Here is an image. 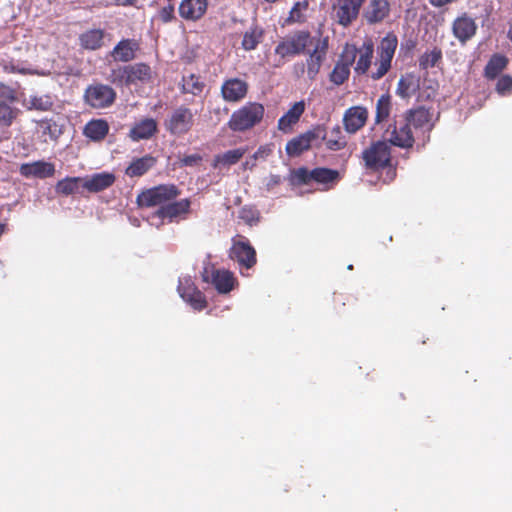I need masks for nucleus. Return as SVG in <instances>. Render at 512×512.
I'll use <instances>...</instances> for the list:
<instances>
[{"label": "nucleus", "mask_w": 512, "mask_h": 512, "mask_svg": "<svg viewBox=\"0 0 512 512\" xmlns=\"http://www.w3.org/2000/svg\"><path fill=\"white\" fill-rule=\"evenodd\" d=\"M361 159L363 160L364 167L367 171L376 173L381 170L388 169V182L394 180L396 176V169L392 166L391 147L389 142L383 140L372 142L362 151Z\"/></svg>", "instance_id": "obj_1"}, {"label": "nucleus", "mask_w": 512, "mask_h": 512, "mask_svg": "<svg viewBox=\"0 0 512 512\" xmlns=\"http://www.w3.org/2000/svg\"><path fill=\"white\" fill-rule=\"evenodd\" d=\"M340 180V173L335 169L316 167L309 170L306 167L292 169L288 176L291 186L298 187L315 182L322 186L321 190L327 191L333 188Z\"/></svg>", "instance_id": "obj_2"}, {"label": "nucleus", "mask_w": 512, "mask_h": 512, "mask_svg": "<svg viewBox=\"0 0 512 512\" xmlns=\"http://www.w3.org/2000/svg\"><path fill=\"white\" fill-rule=\"evenodd\" d=\"M265 114L264 105L247 102L231 114L227 127L232 132H246L261 123Z\"/></svg>", "instance_id": "obj_3"}, {"label": "nucleus", "mask_w": 512, "mask_h": 512, "mask_svg": "<svg viewBox=\"0 0 512 512\" xmlns=\"http://www.w3.org/2000/svg\"><path fill=\"white\" fill-rule=\"evenodd\" d=\"M328 37L315 38L313 43L310 45L311 50H308V57L305 63H299L295 65V69L301 72V75L306 71L309 80L313 81L316 79L320 72L323 62L326 60L328 52Z\"/></svg>", "instance_id": "obj_4"}, {"label": "nucleus", "mask_w": 512, "mask_h": 512, "mask_svg": "<svg viewBox=\"0 0 512 512\" xmlns=\"http://www.w3.org/2000/svg\"><path fill=\"white\" fill-rule=\"evenodd\" d=\"M180 193L175 184H161L143 191L138 195L137 202L143 207H161L175 200Z\"/></svg>", "instance_id": "obj_5"}, {"label": "nucleus", "mask_w": 512, "mask_h": 512, "mask_svg": "<svg viewBox=\"0 0 512 512\" xmlns=\"http://www.w3.org/2000/svg\"><path fill=\"white\" fill-rule=\"evenodd\" d=\"M326 138V129L322 125H316L308 131L292 138L286 144L285 150L290 157H298L303 152L308 151L314 144L319 147L316 143L319 139Z\"/></svg>", "instance_id": "obj_6"}, {"label": "nucleus", "mask_w": 512, "mask_h": 512, "mask_svg": "<svg viewBox=\"0 0 512 512\" xmlns=\"http://www.w3.org/2000/svg\"><path fill=\"white\" fill-rule=\"evenodd\" d=\"M397 44V37L393 34H388L381 40L377 48L378 58L375 62V70L370 74L373 80L381 79L390 70Z\"/></svg>", "instance_id": "obj_7"}, {"label": "nucleus", "mask_w": 512, "mask_h": 512, "mask_svg": "<svg viewBox=\"0 0 512 512\" xmlns=\"http://www.w3.org/2000/svg\"><path fill=\"white\" fill-rule=\"evenodd\" d=\"M83 99L84 103L92 109H105L115 102L116 92L109 85L92 83L86 87Z\"/></svg>", "instance_id": "obj_8"}, {"label": "nucleus", "mask_w": 512, "mask_h": 512, "mask_svg": "<svg viewBox=\"0 0 512 512\" xmlns=\"http://www.w3.org/2000/svg\"><path fill=\"white\" fill-rule=\"evenodd\" d=\"M18 101L17 91L9 85L0 82V126L9 127L20 114V109L14 106Z\"/></svg>", "instance_id": "obj_9"}, {"label": "nucleus", "mask_w": 512, "mask_h": 512, "mask_svg": "<svg viewBox=\"0 0 512 512\" xmlns=\"http://www.w3.org/2000/svg\"><path fill=\"white\" fill-rule=\"evenodd\" d=\"M315 37H312L307 31H299L291 37L281 41L275 48V53L282 58L304 53L313 43Z\"/></svg>", "instance_id": "obj_10"}, {"label": "nucleus", "mask_w": 512, "mask_h": 512, "mask_svg": "<svg viewBox=\"0 0 512 512\" xmlns=\"http://www.w3.org/2000/svg\"><path fill=\"white\" fill-rule=\"evenodd\" d=\"M230 258L236 261L240 267L252 268L256 264V251L249 240L242 235H237L232 240Z\"/></svg>", "instance_id": "obj_11"}, {"label": "nucleus", "mask_w": 512, "mask_h": 512, "mask_svg": "<svg viewBox=\"0 0 512 512\" xmlns=\"http://www.w3.org/2000/svg\"><path fill=\"white\" fill-rule=\"evenodd\" d=\"M202 280L211 283L220 294H227L234 289L236 278L229 270L215 269L213 266L205 267L202 274Z\"/></svg>", "instance_id": "obj_12"}, {"label": "nucleus", "mask_w": 512, "mask_h": 512, "mask_svg": "<svg viewBox=\"0 0 512 512\" xmlns=\"http://www.w3.org/2000/svg\"><path fill=\"white\" fill-rule=\"evenodd\" d=\"M194 125V114L190 108L181 105L176 108L166 120L165 126L167 131L172 135L187 134Z\"/></svg>", "instance_id": "obj_13"}, {"label": "nucleus", "mask_w": 512, "mask_h": 512, "mask_svg": "<svg viewBox=\"0 0 512 512\" xmlns=\"http://www.w3.org/2000/svg\"><path fill=\"white\" fill-rule=\"evenodd\" d=\"M387 133H389L388 142L390 145L409 149L412 148L415 143L411 125L405 118L403 121H395L390 125L387 129Z\"/></svg>", "instance_id": "obj_14"}, {"label": "nucleus", "mask_w": 512, "mask_h": 512, "mask_svg": "<svg viewBox=\"0 0 512 512\" xmlns=\"http://www.w3.org/2000/svg\"><path fill=\"white\" fill-rule=\"evenodd\" d=\"M248 91V82L238 77L225 79L220 88L221 97L229 103L241 102L246 98Z\"/></svg>", "instance_id": "obj_15"}, {"label": "nucleus", "mask_w": 512, "mask_h": 512, "mask_svg": "<svg viewBox=\"0 0 512 512\" xmlns=\"http://www.w3.org/2000/svg\"><path fill=\"white\" fill-rule=\"evenodd\" d=\"M357 48L354 45H346L341 55V61L337 62L330 73V81L335 85L343 84L350 75V66L355 61Z\"/></svg>", "instance_id": "obj_16"}, {"label": "nucleus", "mask_w": 512, "mask_h": 512, "mask_svg": "<svg viewBox=\"0 0 512 512\" xmlns=\"http://www.w3.org/2000/svg\"><path fill=\"white\" fill-rule=\"evenodd\" d=\"M178 292L181 298L196 311H202L208 306L204 293L195 286L191 279L180 280Z\"/></svg>", "instance_id": "obj_17"}, {"label": "nucleus", "mask_w": 512, "mask_h": 512, "mask_svg": "<svg viewBox=\"0 0 512 512\" xmlns=\"http://www.w3.org/2000/svg\"><path fill=\"white\" fill-rule=\"evenodd\" d=\"M365 0H337L333 9L337 21L342 26H348L359 14L360 8Z\"/></svg>", "instance_id": "obj_18"}, {"label": "nucleus", "mask_w": 512, "mask_h": 512, "mask_svg": "<svg viewBox=\"0 0 512 512\" xmlns=\"http://www.w3.org/2000/svg\"><path fill=\"white\" fill-rule=\"evenodd\" d=\"M191 201L188 198L179 201H170L166 205H162L155 212L154 216L169 222H173L176 218L185 216L190 212Z\"/></svg>", "instance_id": "obj_19"}, {"label": "nucleus", "mask_w": 512, "mask_h": 512, "mask_svg": "<svg viewBox=\"0 0 512 512\" xmlns=\"http://www.w3.org/2000/svg\"><path fill=\"white\" fill-rule=\"evenodd\" d=\"M368 110L363 106L348 108L343 116V125L346 132L354 134L363 128L368 120Z\"/></svg>", "instance_id": "obj_20"}, {"label": "nucleus", "mask_w": 512, "mask_h": 512, "mask_svg": "<svg viewBox=\"0 0 512 512\" xmlns=\"http://www.w3.org/2000/svg\"><path fill=\"white\" fill-rule=\"evenodd\" d=\"M19 172L26 178L45 179L54 176L55 165L51 162L38 160L31 163H23L20 165Z\"/></svg>", "instance_id": "obj_21"}, {"label": "nucleus", "mask_w": 512, "mask_h": 512, "mask_svg": "<svg viewBox=\"0 0 512 512\" xmlns=\"http://www.w3.org/2000/svg\"><path fill=\"white\" fill-rule=\"evenodd\" d=\"M115 181L116 176L113 173L100 172L84 177L82 187L90 193H98L110 188Z\"/></svg>", "instance_id": "obj_22"}, {"label": "nucleus", "mask_w": 512, "mask_h": 512, "mask_svg": "<svg viewBox=\"0 0 512 512\" xmlns=\"http://www.w3.org/2000/svg\"><path fill=\"white\" fill-rule=\"evenodd\" d=\"M119 73H121L122 78H125V84L127 85L137 81L148 82L152 78L151 67L142 62L122 67Z\"/></svg>", "instance_id": "obj_23"}, {"label": "nucleus", "mask_w": 512, "mask_h": 512, "mask_svg": "<svg viewBox=\"0 0 512 512\" xmlns=\"http://www.w3.org/2000/svg\"><path fill=\"white\" fill-rule=\"evenodd\" d=\"M477 30L475 20L466 13L457 17L452 24L453 35L461 42L470 40Z\"/></svg>", "instance_id": "obj_24"}, {"label": "nucleus", "mask_w": 512, "mask_h": 512, "mask_svg": "<svg viewBox=\"0 0 512 512\" xmlns=\"http://www.w3.org/2000/svg\"><path fill=\"white\" fill-rule=\"evenodd\" d=\"M140 50V43L136 39H122L111 51V56L115 61L130 62L136 57Z\"/></svg>", "instance_id": "obj_25"}, {"label": "nucleus", "mask_w": 512, "mask_h": 512, "mask_svg": "<svg viewBox=\"0 0 512 512\" xmlns=\"http://www.w3.org/2000/svg\"><path fill=\"white\" fill-rule=\"evenodd\" d=\"M207 8V0H182L179 5V14L187 21H197L204 16Z\"/></svg>", "instance_id": "obj_26"}, {"label": "nucleus", "mask_w": 512, "mask_h": 512, "mask_svg": "<svg viewBox=\"0 0 512 512\" xmlns=\"http://www.w3.org/2000/svg\"><path fill=\"white\" fill-rule=\"evenodd\" d=\"M305 111V102L303 100L295 102L289 110L279 118L277 128L283 133H290Z\"/></svg>", "instance_id": "obj_27"}, {"label": "nucleus", "mask_w": 512, "mask_h": 512, "mask_svg": "<svg viewBox=\"0 0 512 512\" xmlns=\"http://www.w3.org/2000/svg\"><path fill=\"white\" fill-rule=\"evenodd\" d=\"M390 12L387 0H370L364 11V17L368 23L374 24L384 20Z\"/></svg>", "instance_id": "obj_28"}, {"label": "nucleus", "mask_w": 512, "mask_h": 512, "mask_svg": "<svg viewBox=\"0 0 512 512\" xmlns=\"http://www.w3.org/2000/svg\"><path fill=\"white\" fill-rule=\"evenodd\" d=\"M157 163V159L152 155H145L140 158H134L125 169V174L130 177H141L152 169Z\"/></svg>", "instance_id": "obj_29"}, {"label": "nucleus", "mask_w": 512, "mask_h": 512, "mask_svg": "<svg viewBox=\"0 0 512 512\" xmlns=\"http://www.w3.org/2000/svg\"><path fill=\"white\" fill-rule=\"evenodd\" d=\"M157 132V122L152 118H145L135 123L129 132L133 141L151 138Z\"/></svg>", "instance_id": "obj_30"}, {"label": "nucleus", "mask_w": 512, "mask_h": 512, "mask_svg": "<svg viewBox=\"0 0 512 512\" xmlns=\"http://www.w3.org/2000/svg\"><path fill=\"white\" fill-rule=\"evenodd\" d=\"M404 117L416 130L422 129L425 126H428V130L431 129L430 121L432 115L428 109L422 106L406 111Z\"/></svg>", "instance_id": "obj_31"}, {"label": "nucleus", "mask_w": 512, "mask_h": 512, "mask_svg": "<svg viewBox=\"0 0 512 512\" xmlns=\"http://www.w3.org/2000/svg\"><path fill=\"white\" fill-rule=\"evenodd\" d=\"M105 32L102 29H90L80 34L79 43L85 50H98L103 46Z\"/></svg>", "instance_id": "obj_32"}, {"label": "nucleus", "mask_w": 512, "mask_h": 512, "mask_svg": "<svg viewBox=\"0 0 512 512\" xmlns=\"http://www.w3.org/2000/svg\"><path fill=\"white\" fill-rule=\"evenodd\" d=\"M247 148H236L232 150H228L222 154H217L214 156L212 161V167L214 169L221 167H229L236 163H238L242 157L246 154Z\"/></svg>", "instance_id": "obj_33"}, {"label": "nucleus", "mask_w": 512, "mask_h": 512, "mask_svg": "<svg viewBox=\"0 0 512 512\" xmlns=\"http://www.w3.org/2000/svg\"><path fill=\"white\" fill-rule=\"evenodd\" d=\"M109 132L108 122L104 119H93L89 121L84 129L83 134L92 141L103 140Z\"/></svg>", "instance_id": "obj_34"}, {"label": "nucleus", "mask_w": 512, "mask_h": 512, "mask_svg": "<svg viewBox=\"0 0 512 512\" xmlns=\"http://www.w3.org/2000/svg\"><path fill=\"white\" fill-rule=\"evenodd\" d=\"M318 141H324L326 148L330 151L342 150L347 145L346 137L343 135L339 125L334 126L330 132L326 131V138L319 139Z\"/></svg>", "instance_id": "obj_35"}, {"label": "nucleus", "mask_w": 512, "mask_h": 512, "mask_svg": "<svg viewBox=\"0 0 512 512\" xmlns=\"http://www.w3.org/2000/svg\"><path fill=\"white\" fill-rule=\"evenodd\" d=\"M358 51L359 58L356 62L355 71L358 74H365L371 66L374 52L373 43L370 40L365 41Z\"/></svg>", "instance_id": "obj_36"}, {"label": "nucleus", "mask_w": 512, "mask_h": 512, "mask_svg": "<svg viewBox=\"0 0 512 512\" xmlns=\"http://www.w3.org/2000/svg\"><path fill=\"white\" fill-rule=\"evenodd\" d=\"M0 67L6 74L34 75L36 73L25 62L13 58H0Z\"/></svg>", "instance_id": "obj_37"}, {"label": "nucleus", "mask_w": 512, "mask_h": 512, "mask_svg": "<svg viewBox=\"0 0 512 512\" xmlns=\"http://www.w3.org/2000/svg\"><path fill=\"white\" fill-rule=\"evenodd\" d=\"M418 88L419 84L416 77L413 74H406L399 79L396 94L403 99H408L415 94Z\"/></svg>", "instance_id": "obj_38"}, {"label": "nucleus", "mask_w": 512, "mask_h": 512, "mask_svg": "<svg viewBox=\"0 0 512 512\" xmlns=\"http://www.w3.org/2000/svg\"><path fill=\"white\" fill-rule=\"evenodd\" d=\"M392 110V98L389 93L382 94L375 107V124L388 121Z\"/></svg>", "instance_id": "obj_39"}, {"label": "nucleus", "mask_w": 512, "mask_h": 512, "mask_svg": "<svg viewBox=\"0 0 512 512\" xmlns=\"http://www.w3.org/2000/svg\"><path fill=\"white\" fill-rule=\"evenodd\" d=\"M205 83L201 81L200 76L196 74H190L183 76L180 84V91L183 94H192L198 96L204 90Z\"/></svg>", "instance_id": "obj_40"}, {"label": "nucleus", "mask_w": 512, "mask_h": 512, "mask_svg": "<svg viewBox=\"0 0 512 512\" xmlns=\"http://www.w3.org/2000/svg\"><path fill=\"white\" fill-rule=\"evenodd\" d=\"M82 184L83 178L81 177H66L56 183L55 191L59 195L69 196L77 193Z\"/></svg>", "instance_id": "obj_41"}, {"label": "nucleus", "mask_w": 512, "mask_h": 512, "mask_svg": "<svg viewBox=\"0 0 512 512\" xmlns=\"http://www.w3.org/2000/svg\"><path fill=\"white\" fill-rule=\"evenodd\" d=\"M508 60L505 56L495 54L487 63L484 75L488 79H495L506 67Z\"/></svg>", "instance_id": "obj_42"}, {"label": "nucleus", "mask_w": 512, "mask_h": 512, "mask_svg": "<svg viewBox=\"0 0 512 512\" xmlns=\"http://www.w3.org/2000/svg\"><path fill=\"white\" fill-rule=\"evenodd\" d=\"M39 128L41 131V136L44 138L45 142H47L48 139L57 140L62 133L59 125L51 119L41 120L39 122Z\"/></svg>", "instance_id": "obj_43"}, {"label": "nucleus", "mask_w": 512, "mask_h": 512, "mask_svg": "<svg viewBox=\"0 0 512 512\" xmlns=\"http://www.w3.org/2000/svg\"><path fill=\"white\" fill-rule=\"evenodd\" d=\"M263 37V30L259 27H252L246 31L242 39V47L246 51L254 50L261 42Z\"/></svg>", "instance_id": "obj_44"}, {"label": "nucleus", "mask_w": 512, "mask_h": 512, "mask_svg": "<svg viewBox=\"0 0 512 512\" xmlns=\"http://www.w3.org/2000/svg\"><path fill=\"white\" fill-rule=\"evenodd\" d=\"M442 60V50L434 47L431 51H426L419 58V66L422 69L435 67Z\"/></svg>", "instance_id": "obj_45"}, {"label": "nucleus", "mask_w": 512, "mask_h": 512, "mask_svg": "<svg viewBox=\"0 0 512 512\" xmlns=\"http://www.w3.org/2000/svg\"><path fill=\"white\" fill-rule=\"evenodd\" d=\"M238 218L251 226L259 221V211L252 206H243L239 210Z\"/></svg>", "instance_id": "obj_46"}, {"label": "nucleus", "mask_w": 512, "mask_h": 512, "mask_svg": "<svg viewBox=\"0 0 512 512\" xmlns=\"http://www.w3.org/2000/svg\"><path fill=\"white\" fill-rule=\"evenodd\" d=\"M496 91L500 95H505L512 91V77L504 75L500 77L496 84Z\"/></svg>", "instance_id": "obj_47"}, {"label": "nucleus", "mask_w": 512, "mask_h": 512, "mask_svg": "<svg viewBox=\"0 0 512 512\" xmlns=\"http://www.w3.org/2000/svg\"><path fill=\"white\" fill-rule=\"evenodd\" d=\"M307 7H308L307 2H296L290 11L289 20H291L293 22L302 21L303 17H302L301 11L306 10Z\"/></svg>", "instance_id": "obj_48"}, {"label": "nucleus", "mask_w": 512, "mask_h": 512, "mask_svg": "<svg viewBox=\"0 0 512 512\" xmlns=\"http://www.w3.org/2000/svg\"><path fill=\"white\" fill-rule=\"evenodd\" d=\"M174 11V5L169 3L167 6H164L159 10L158 17L162 22L168 23L174 19Z\"/></svg>", "instance_id": "obj_49"}, {"label": "nucleus", "mask_w": 512, "mask_h": 512, "mask_svg": "<svg viewBox=\"0 0 512 512\" xmlns=\"http://www.w3.org/2000/svg\"><path fill=\"white\" fill-rule=\"evenodd\" d=\"M335 309L341 313L342 312V308L346 305V304H354L356 299L352 296H344V295H338L335 297Z\"/></svg>", "instance_id": "obj_50"}, {"label": "nucleus", "mask_w": 512, "mask_h": 512, "mask_svg": "<svg viewBox=\"0 0 512 512\" xmlns=\"http://www.w3.org/2000/svg\"><path fill=\"white\" fill-rule=\"evenodd\" d=\"M31 108L45 111L48 110L51 106V103L48 100H43L42 97H31L30 99Z\"/></svg>", "instance_id": "obj_51"}, {"label": "nucleus", "mask_w": 512, "mask_h": 512, "mask_svg": "<svg viewBox=\"0 0 512 512\" xmlns=\"http://www.w3.org/2000/svg\"><path fill=\"white\" fill-rule=\"evenodd\" d=\"M283 179L280 175L271 174L265 180V187L267 191H272L275 187L282 183Z\"/></svg>", "instance_id": "obj_52"}, {"label": "nucleus", "mask_w": 512, "mask_h": 512, "mask_svg": "<svg viewBox=\"0 0 512 512\" xmlns=\"http://www.w3.org/2000/svg\"><path fill=\"white\" fill-rule=\"evenodd\" d=\"M202 157L199 154L186 155L182 159V163L186 166H192L201 162Z\"/></svg>", "instance_id": "obj_53"}, {"label": "nucleus", "mask_w": 512, "mask_h": 512, "mask_svg": "<svg viewBox=\"0 0 512 512\" xmlns=\"http://www.w3.org/2000/svg\"><path fill=\"white\" fill-rule=\"evenodd\" d=\"M263 153L262 148H259L251 157V160H247L243 167L244 169H252L256 165V160Z\"/></svg>", "instance_id": "obj_54"}, {"label": "nucleus", "mask_w": 512, "mask_h": 512, "mask_svg": "<svg viewBox=\"0 0 512 512\" xmlns=\"http://www.w3.org/2000/svg\"><path fill=\"white\" fill-rule=\"evenodd\" d=\"M120 69L121 68H118L117 70L112 71V77H113L114 83H116V82L125 83V78H122L121 73H119Z\"/></svg>", "instance_id": "obj_55"}, {"label": "nucleus", "mask_w": 512, "mask_h": 512, "mask_svg": "<svg viewBox=\"0 0 512 512\" xmlns=\"http://www.w3.org/2000/svg\"><path fill=\"white\" fill-rule=\"evenodd\" d=\"M429 1L433 6H436V7H441V6H444V5L448 4L449 2H451V0H429Z\"/></svg>", "instance_id": "obj_56"}, {"label": "nucleus", "mask_w": 512, "mask_h": 512, "mask_svg": "<svg viewBox=\"0 0 512 512\" xmlns=\"http://www.w3.org/2000/svg\"><path fill=\"white\" fill-rule=\"evenodd\" d=\"M116 4L122 6L134 5L137 0H114Z\"/></svg>", "instance_id": "obj_57"}, {"label": "nucleus", "mask_w": 512, "mask_h": 512, "mask_svg": "<svg viewBox=\"0 0 512 512\" xmlns=\"http://www.w3.org/2000/svg\"><path fill=\"white\" fill-rule=\"evenodd\" d=\"M509 37H510V39H511V41H512V26H511V27H510V29H509Z\"/></svg>", "instance_id": "obj_58"}, {"label": "nucleus", "mask_w": 512, "mask_h": 512, "mask_svg": "<svg viewBox=\"0 0 512 512\" xmlns=\"http://www.w3.org/2000/svg\"><path fill=\"white\" fill-rule=\"evenodd\" d=\"M267 2H270V3H274L276 2L277 0H266Z\"/></svg>", "instance_id": "obj_59"}]
</instances>
